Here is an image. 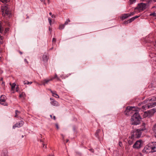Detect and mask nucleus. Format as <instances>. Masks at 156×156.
Here are the masks:
<instances>
[{
  "label": "nucleus",
  "mask_w": 156,
  "mask_h": 156,
  "mask_svg": "<svg viewBox=\"0 0 156 156\" xmlns=\"http://www.w3.org/2000/svg\"><path fill=\"white\" fill-rule=\"evenodd\" d=\"M142 128L136 129V131L132 132L131 136L134 139L139 138L141 137L142 131L146 130L145 124L143 123L142 125Z\"/></svg>",
  "instance_id": "nucleus-1"
},
{
  "label": "nucleus",
  "mask_w": 156,
  "mask_h": 156,
  "mask_svg": "<svg viewBox=\"0 0 156 156\" xmlns=\"http://www.w3.org/2000/svg\"><path fill=\"white\" fill-rule=\"evenodd\" d=\"M141 120V118L139 114L137 112H135L131 119V123L132 125L139 124L140 123Z\"/></svg>",
  "instance_id": "nucleus-2"
},
{
  "label": "nucleus",
  "mask_w": 156,
  "mask_h": 156,
  "mask_svg": "<svg viewBox=\"0 0 156 156\" xmlns=\"http://www.w3.org/2000/svg\"><path fill=\"white\" fill-rule=\"evenodd\" d=\"M56 79L57 80L61 81V80L58 78V76L55 73V76L54 77H52L50 79H44L43 80L41 81V84L40 85H45L46 84H48V83L51 81L52 80H53Z\"/></svg>",
  "instance_id": "nucleus-3"
},
{
  "label": "nucleus",
  "mask_w": 156,
  "mask_h": 156,
  "mask_svg": "<svg viewBox=\"0 0 156 156\" xmlns=\"http://www.w3.org/2000/svg\"><path fill=\"white\" fill-rule=\"evenodd\" d=\"M1 9L3 16H9L11 12L9 10V9L6 5L2 6L1 7Z\"/></svg>",
  "instance_id": "nucleus-4"
},
{
  "label": "nucleus",
  "mask_w": 156,
  "mask_h": 156,
  "mask_svg": "<svg viewBox=\"0 0 156 156\" xmlns=\"http://www.w3.org/2000/svg\"><path fill=\"white\" fill-rule=\"evenodd\" d=\"M156 112V108H154L151 109L145 112L143 115L144 117H150L152 116Z\"/></svg>",
  "instance_id": "nucleus-5"
},
{
  "label": "nucleus",
  "mask_w": 156,
  "mask_h": 156,
  "mask_svg": "<svg viewBox=\"0 0 156 156\" xmlns=\"http://www.w3.org/2000/svg\"><path fill=\"white\" fill-rule=\"evenodd\" d=\"M136 108H126L124 111V114L127 116H130L133 114L135 112H137L135 111Z\"/></svg>",
  "instance_id": "nucleus-6"
},
{
  "label": "nucleus",
  "mask_w": 156,
  "mask_h": 156,
  "mask_svg": "<svg viewBox=\"0 0 156 156\" xmlns=\"http://www.w3.org/2000/svg\"><path fill=\"white\" fill-rule=\"evenodd\" d=\"M147 4H146L141 3L138 4L137 7L135 8V10L137 9L139 11L141 10H144L146 8Z\"/></svg>",
  "instance_id": "nucleus-7"
},
{
  "label": "nucleus",
  "mask_w": 156,
  "mask_h": 156,
  "mask_svg": "<svg viewBox=\"0 0 156 156\" xmlns=\"http://www.w3.org/2000/svg\"><path fill=\"white\" fill-rule=\"evenodd\" d=\"M142 141L141 140H139L136 142L133 145V148L138 149L140 148L142 146Z\"/></svg>",
  "instance_id": "nucleus-8"
},
{
  "label": "nucleus",
  "mask_w": 156,
  "mask_h": 156,
  "mask_svg": "<svg viewBox=\"0 0 156 156\" xmlns=\"http://www.w3.org/2000/svg\"><path fill=\"white\" fill-rule=\"evenodd\" d=\"M151 145V143H149L147 145H146L144 148L143 151L147 153L151 152L152 147L150 146Z\"/></svg>",
  "instance_id": "nucleus-9"
},
{
  "label": "nucleus",
  "mask_w": 156,
  "mask_h": 156,
  "mask_svg": "<svg viewBox=\"0 0 156 156\" xmlns=\"http://www.w3.org/2000/svg\"><path fill=\"white\" fill-rule=\"evenodd\" d=\"M6 99V97L5 95H2L0 98V104L5 106L6 105L5 103Z\"/></svg>",
  "instance_id": "nucleus-10"
},
{
  "label": "nucleus",
  "mask_w": 156,
  "mask_h": 156,
  "mask_svg": "<svg viewBox=\"0 0 156 156\" xmlns=\"http://www.w3.org/2000/svg\"><path fill=\"white\" fill-rule=\"evenodd\" d=\"M151 144L150 146L152 147L151 152H156V142H152L151 143Z\"/></svg>",
  "instance_id": "nucleus-11"
},
{
  "label": "nucleus",
  "mask_w": 156,
  "mask_h": 156,
  "mask_svg": "<svg viewBox=\"0 0 156 156\" xmlns=\"http://www.w3.org/2000/svg\"><path fill=\"white\" fill-rule=\"evenodd\" d=\"M156 106V102H152L151 103H148L147 105H143L141 106V107H150L151 106H152V107H154L155 106Z\"/></svg>",
  "instance_id": "nucleus-12"
},
{
  "label": "nucleus",
  "mask_w": 156,
  "mask_h": 156,
  "mask_svg": "<svg viewBox=\"0 0 156 156\" xmlns=\"http://www.w3.org/2000/svg\"><path fill=\"white\" fill-rule=\"evenodd\" d=\"M49 59V56L48 54L46 53H44L43 56V61L44 62H47Z\"/></svg>",
  "instance_id": "nucleus-13"
},
{
  "label": "nucleus",
  "mask_w": 156,
  "mask_h": 156,
  "mask_svg": "<svg viewBox=\"0 0 156 156\" xmlns=\"http://www.w3.org/2000/svg\"><path fill=\"white\" fill-rule=\"evenodd\" d=\"M48 90L51 92L53 96L54 97L56 98H59V96L57 94L56 91H52L51 89H49Z\"/></svg>",
  "instance_id": "nucleus-14"
},
{
  "label": "nucleus",
  "mask_w": 156,
  "mask_h": 156,
  "mask_svg": "<svg viewBox=\"0 0 156 156\" xmlns=\"http://www.w3.org/2000/svg\"><path fill=\"white\" fill-rule=\"evenodd\" d=\"M156 101V97H154L153 98H149L148 99H147L146 100L144 101V103H147V102L148 101V102H150V101Z\"/></svg>",
  "instance_id": "nucleus-15"
},
{
  "label": "nucleus",
  "mask_w": 156,
  "mask_h": 156,
  "mask_svg": "<svg viewBox=\"0 0 156 156\" xmlns=\"http://www.w3.org/2000/svg\"><path fill=\"white\" fill-rule=\"evenodd\" d=\"M135 140V139L133 138L132 137V136H129V140H128V144L129 145H132L134 141Z\"/></svg>",
  "instance_id": "nucleus-16"
},
{
  "label": "nucleus",
  "mask_w": 156,
  "mask_h": 156,
  "mask_svg": "<svg viewBox=\"0 0 156 156\" xmlns=\"http://www.w3.org/2000/svg\"><path fill=\"white\" fill-rule=\"evenodd\" d=\"M7 150L6 149L3 150L1 154V156H8Z\"/></svg>",
  "instance_id": "nucleus-17"
},
{
  "label": "nucleus",
  "mask_w": 156,
  "mask_h": 156,
  "mask_svg": "<svg viewBox=\"0 0 156 156\" xmlns=\"http://www.w3.org/2000/svg\"><path fill=\"white\" fill-rule=\"evenodd\" d=\"M129 16V15L128 13H125L123 14L122 16L120 17V19L122 20H124L125 19H126Z\"/></svg>",
  "instance_id": "nucleus-18"
},
{
  "label": "nucleus",
  "mask_w": 156,
  "mask_h": 156,
  "mask_svg": "<svg viewBox=\"0 0 156 156\" xmlns=\"http://www.w3.org/2000/svg\"><path fill=\"white\" fill-rule=\"evenodd\" d=\"M51 103L52 105L55 106H59L58 102L55 100H53L51 101Z\"/></svg>",
  "instance_id": "nucleus-19"
},
{
  "label": "nucleus",
  "mask_w": 156,
  "mask_h": 156,
  "mask_svg": "<svg viewBox=\"0 0 156 156\" xmlns=\"http://www.w3.org/2000/svg\"><path fill=\"white\" fill-rule=\"evenodd\" d=\"M101 130L99 129H98L96 131L95 133V136L98 138H99V133L100 132Z\"/></svg>",
  "instance_id": "nucleus-20"
},
{
  "label": "nucleus",
  "mask_w": 156,
  "mask_h": 156,
  "mask_svg": "<svg viewBox=\"0 0 156 156\" xmlns=\"http://www.w3.org/2000/svg\"><path fill=\"white\" fill-rule=\"evenodd\" d=\"M17 123L18 125V127H20L23 125L24 122L23 121H21Z\"/></svg>",
  "instance_id": "nucleus-21"
},
{
  "label": "nucleus",
  "mask_w": 156,
  "mask_h": 156,
  "mask_svg": "<svg viewBox=\"0 0 156 156\" xmlns=\"http://www.w3.org/2000/svg\"><path fill=\"white\" fill-rule=\"evenodd\" d=\"M25 94L24 92H22L21 94H20L19 95L20 98L23 97L24 98L25 97Z\"/></svg>",
  "instance_id": "nucleus-22"
},
{
  "label": "nucleus",
  "mask_w": 156,
  "mask_h": 156,
  "mask_svg": "<svg viewBox=\"0 0 156 156\" xmlns=\"http://www.w3.org/2000/svg\"><path fill=\"white\" fill-rule=\"evenodd\" d=\"M153 130L155 134L156 135V124L154 126L153 128Z\"/></svg>",
  "instance_id": "nucleus-23"
},
{
  "label": "nucleus",
  "mask_w": 156,
  "mask_h": 156,
  "mask_svg": "<svg viewBox=\"0 0 156 156\" xmlns=\"http://www.w3.org/2000/svg\"><path fill=\"white\" fill-rule=\"evenodd\" d=\"M43 139H40V142H41V143H42V144L43 145V147H44V146L45 145V144H44V141Z\"/></svg>",
  "instance_id": "nucleus-24"
},
{
  "label": "nucleus",
  "mask_w": 156,
  "mask_h": 156,
  "mask_svg": "<svg viewBox=\"0 0 156 156\" xmlns=\"http://www.w3.org/2000/svg\"><path fill=\"white\" fill-rule=\"evenodd\" d=\"M65 25L64 24L60 25L59 26V29L60 30L63 29L65 27Z\"/></svg>",
  "instance_id": "nucleus-25"
},
{
  "label": "nucleus",
  "mask_w": 156,
  "mask_h": 156,
  "mask_svg": "<svg viewBox=\"0 0 156 156\" xmlns=\"http://www.w3.org/2000/svg\"><path fill=\"white\" fill-rule=\"evenodd\" d=\"M16 127H18V125L17 123L13 125L12 126L13 129H15Z\"/></svg>",
  "instance_id": "nucleus-26"
},
{
  "label": "nucleus",
  "mask_w": 156,
  "mask_h": 156,
  "mask_svg": "<svg viewBox=\"0 0 156 156\" xmlns=\"http://www.w3.org/2000/svg\"><path fill=\"white\" fill-rule=\"evenodd\" d=\"M16 85V84L15 83H13L12 84V85L11 86V89L12 90H14Z\"/></svg>",
  "instance_id": "nucleus-27"
},
{
  "label": "nucleus",
  "mask_w": 156,
  "mask_h": 156,
  "mask_svg": "<svg viewBox=\"0 0 156 156\" xmlns=\"http://www.w3.org/2000/svg\"><path fill=\"white\" fill-rule=\"evenodd\" d=\"M70 22V20L69 19H68L65 22V23L64 24L65 25H67L68 24V23Z\"/></svg>",
  "instance_id": "nucleus-28"
},
{
  "label": "nucleus",
  "mask_w": 156,
  "mask_h": 156,
  "mask_svg": "<svg viewBox=\"0 0 156 156\" xmlns=\"http://www.w3.org/2000/svg\"><path fill=\"white\" fill-rule=\"evenodd\" d=\"M150 16H153L154 17H155L156 18V13L155 12H154L152 13H151L150 14Z\"/></svg>",
  "instance_id": "nucleus-29"
},
{
  "label": "nucleus",
  "mask_w": 156,
  "mask_h": 156,
  "mask_svg": "<svg viewBox=\"0 0 156 156\" xmlns=\"http://www.w3.org/2000/svg\"><path fill=\"white\" fill-rule=\"evenodd\" d=\"M2 26L1 23L0 22V34L2 33L3 31V30L2 29Z\"/></svg>",
  "instance_id": "nucleus-30"
},
{
  "label": "nucleus",
  "mask_w": 156,
  "mask_h": 156,
  "mask_svg": "<svg viewBox=\"0 0 156 156\" xmlns=\"http://www.w3.org/2000/svg\"><path fill=\"white\" fill-rule=\"evenodd\" d=\"M52 41L53 44H55V42L56 41V39L55 38H53Z\"/></svg>",
  "instance_id": "nucleus-31"
},
{
  "label": "nucleus",
  "mask_w": 156,
  "mask_h": 156,
  "mask_svg": "<svg viewBox=\"0 0 156 156\" xmlns=\"http://www.w3.org/2000/svg\"><path fill=\"white\" fill-rule=\"evenodd\" d=\"M0 1L3 3H6L8 2V0H0Z\"/></svg>",
  "instance_id": "nucleus-32"
},
{
  "label": "nucleus",
  "mask_w": 156,
  "mask_h": 156,
  "mask_svg": "<svg viewBox=\"0 0 156 156\" xmlns=\"http://www.w3.org/2000/svg\"><path fill=\"white\" fill-rule=\"evenodd\" d=\"M130 2V4H132L133 3L136 2V0H129Z\"/></svg>",
  "instance_id": "nucleus-33"
},
{
  "label": "nucleus",
  "mask_w": 156,
  "mask_h": 156,
  "mask_svg": "<svg viewBox=\"0 0 156 156\" xmlns=\"http://www.w3.org/2000/svg\"><path fill=\"white\" fill-rule=\"evenodd\" d=\"M129 23H130V22L129 21V20L127 21H125L123 22V24H128Z\"/></svg>",
  "instance_id": "nucleus-34"
},
{
  "label": "nucleus",
  "mask_w": 156,
  "mask_h": 156,
  "mask_svg": "<svg viewBox=\"0 0 156 156\" xmlns=\"http://www.w3.org/2000/svg\"><path fill=\"white\" fill-rule=\"evenodd\" d=\"M24 84H29V82H28L27 80H25L24 81Z\"/></svg>",
  "instance_id": "nucleus-35"
},
{
  "label": "nucleus",
  "mask_w": 156,
  "mask_h": 156,
  "mask_svg": "<svg viewBox=\"0 0 156 156\" xmlns=\"http://www.w3.org/2000/svg\"><path fill=\"white\" fill-rule=\"evenodd\" d=\"M18 112H19L17 110H16V111H15L16 115L15 116V117H17V113Z\"/></svg>",
  "instance_id": "nucleus-36"
},
{
  "label": "nucleus",
  "mask_w": 156,
  "mask_h": 156,
  "mask_svg": "<svg viewBox=\"0 0 156 156\" xmlns=\"http://www.w3.org/2000/svg\"><path fill=\"white\" fill-rule=\"evenodd\" d=\"M76 127L74 126H73V129L74 132H75L76 131Z\"/></svg>",
  "instance_id": "nucleus-37"
},
{
  "label": "nucleus",
  "mask_w": 156,
  "mask_h": 156,
  "mask_svg": "<svg viewBox=\"0 0 156 156\" xmlns=\"http://www.w3.org/2000/svg\"><path fill=\"white\" fill-rule=\"evenodd\" d=\"M119 146L120 147H122V142H121V141H119Z\"/></svg>",
  "instance_id": "nucleus-38"
},
{
  "label": "nucleus",
  "mask_w": 156,
  "mask_h": 156,
  "mask_svg": "<svg viewBox=\"0 0 156 156\" xmlns=\"http://www.w3.org/2000/svg\"><path fill=\"white\" fill-rule=\"evenodd\" d=\"M48 20L49 22L50 25H51V19L50 18H48Z\"/></svg>",
  "instance_id": "nucleus-39"
},
{
  "label": "nucleus",
  "mask_w": 156,
  "mask_h": 156,
  "mask_svg": "<svg viewBox=\"0 0 156 156\" xmlns=\"http://www.w3.org/2000/svg\"><path fill=\"white\" fill-rule=\"evenodd\" d=\"M129 15V16H133L134 15V13L133 12H131L130 13H128Z\"/></svg>",
  "instance_id": "nucleus-40"
},
{
  "label": "nucleus",
  "mask_w": 156,
  "mask_h": 156,
  "mask_svg": "<svg viewBox=\"0 0 156 156\" xmlns=\"http://www.w3.org/2000/svg\"><path fill=\"white\" fill-rule=\"evenodd\" d=\"M133 21V20L131 18V19H130L129 20V22H130V23H131V22H132Z\"/></svg>",
  "instance_id": "nucleus-41"
},
{
  "label": "nucleus",
  "mask_w": 156,
  "mask_h": 156,
  "mask_svg": "<svg viewBox=\"0 0 156 156\" xmlns=\"http://www.w3.org/2000/svg\"><path fill=\"white\" fill-rule=\"evenodd\" d=\"M56 127L57 129H59V127L58 124H55Z\"/></svg>",
  "instance_id": "nucleus-42"
},
{
  "label": "nucleus",
  "mask_w": 156,
  "mask_h": 156,
  "mask_svg": "<svg viewBox=\"0 0 156 156\" xmlns=\"http://www.w3.org/2000/svg\"><path fill=\"white\" fill-rule=\"evenodd\" d=\"M41 2H44V4L45 5H46V3L45 2H44V0H40Z\"/></svg>",
  "instance_id": "nucleus-43"
},
{
  "label": "nucleus",
  "mask_w": 156,
  "mask_h": 156,
  "mask_svg": "<svg viewBox=\"0 0 156 156\" xmlns=\"http://www.w3.org/2000/svg\"><path fill=\"white\" fill-rule=\"evenodd\" d=\"M139 17V16H136L134 17V18H135V19L138 18Z\"/></svg>",
  "instance_id": "nucleus-44"
},
{
  "label": "nucleus",
  "mask_w": 156,
  "mask_h": 156,
  "mask_svg": "<svg viewBox=\"0 0 156 156\" xmlns=\"http://www.w3.org/2000/svg\"><path fill=\"white\" fill-rule=\"evenodd\" d=\"M90 150L91 152H94V150L93 149H90Z\"/></svg>",
  "instance_id": "nucleus-45"
},
{
  "label": "nucleus",
  "mask_w": 156,
  "mask_h": 156,
  "mask_svg": "<svg viewBox=\"0 0 156 156\" xmlns=\"http://www.w3.org/2000/svg\"><path fill=\"white\" fill-rule=\"evenodd\" d=\"M131 107V108H132V107H135V106H128L127 107Z\"/></svg>",
  "instance_id": "nucleus-46"
},
{
  "label": "nucleus",
  "mask_w": 156,
  "mask_h": 156,
  "mask_svg": "<svg viewBox=\"0 0 156 156\" xmlns=\"http://www.w3.org/2000/svg\"><path fill=\"white\" fill-rule=\"evenodd\" d=\"M61 135L62 136V137L63 139H64V137L63 135L62 134H61Z\"/></svg>",
  "instance_id": "nucleus-47"
},
{
  "label": "nucleus",
  "mask_w": 156,
  "mask_h": 156,
  "mask_svg": "<svg viewBox=\"0 0 156 156\" xmlns=\"http://www.w3.org/2000/svg\"><path fill=\"white\" fill-rule=\"evenodd\" d=\"M131 18L132 19V20H133V21L134 20H135V18H134V17H132Z\"/></svg>",
  "instance_id": "nucleus-48"
},
{
  "label": "nucleus",
  "mask_w": 156,
  "mask_h": 156,
  "mask_svg": "<svg viewBox=\"0 0 156 156\" xmlns=\"http://www.w3.org/2000/svg\"><path fill=\"white\" fill-rule=\"evenodd\" d=\"M32 83V82H29V84H31Z\"/></svg>",
  "instance_id": "nucleus-49"
},
{
  "label": "nucleus",
  "mask_w": 156,
  "mask_h": 156,
  "mask_svg": "<svg viewBox=\"0 0 156 156\" xmlns=\"http://www.w3.org/2000/svg\"><path fill=\"white\" fill-rule=\"evenodd\" d=\"M19 52L21 55H22V52L20 51H19Z\"/></svg>",
  "instance_id": "nucleus-50"
},
{
  "label": "nucleus",
  "mask_w": 156,
  "mask_h": 156,
  "mask_svg": "<svg viewBox=\"0 0 156 156\" xmlns=\"http://www.w3.org/2000/svg\"><path fill=\"white\" fill-rule=\"evenodd\" d=\"M51 17H52V18L55 17V16H54V15H52L51 16Z\"/></svg>",
  "instance_id": "nucleus-51"
},
{
  "label": "nucleus",
  "mask_w": 156,
  "mask_h": 156,
  "mask_svg": "<svg viewBox=\"0 0 156 156\" xmlns=\"http://www.w3.org/2000/svg\"><path fill=\"white\" fill-rule=\"evenodd\" d=\"M53 119H54V120H55V119H56V118H55V116H53Z\"/></svg>",
  "instance_id": "nucleus-52"
},
{
  "label": "nucleus",
  "mask_w": 156,
  "mask_h": 156,
  "mask_svg": "<svg viewBox=\"0 0 156 156\" xmlns=\"http://www.w3.org/2000/svg\"><path fill=\"white\" fill-rule=\"evenodd\" d=\"M8 30V29H5V32H7V31Z\"/></svg>",
  "instance_id": "nucleus-53"
},
{
  "label": "nucleus",
  "mask_w": 156,
  "mask_h": 156,
  "mask_svg": "<svg viewBox=\"0 0 156 156\" xmlns=\"http://www.w3.org/2000/svg\"><path fill=\"white\" fill-rule=\"evenodd\" d=\"M16 91H17H17H18V89L17 87L16 88Z\"/></svg>",
  "instance_id": "nucleus-54"
},
{
  "label": "nucleus",
  "mask_w": 156,
  "mask_h": 156,
  "mask_svg": "<svg viewBox=\"0 0 156 156\" xmlns=\"http://www.w3.org/2000/svg\"><path fill=\"white\" fill-rule=\"evenodd\" d=\"M49 14L50 15L52 16V13L51 12H49Z\"/></svg>",
  "instance_id": "nucleus-55"
},
{
  "label": "nucleus",
  "mask_w": 156,
  "mask_h": 156,
  "mask_svg": "<svg viewBox=\"0 0 156 156\" xmlns=\"http://www.w3.org/2000/svg\"><path fill=\"white\" fill-rule=\"evenodd\" d=\"M68 141H69V140H68V139H67V140H66V143L68 142Z\"/></svg>",
  "instance_id": "nucleus-56"
},
{
  "label": "nucleus",
  "mask_w": 156,
  "mask_h": 156,
  "mask_svg": "<svg viewBox=\"0 0 156 156\" xmlns=\"http://www.w3.org/2000/svg\"><path fill=\"white\" fill-rule=\"evenodd\" d=\"M50 100L51 101H53V99H52V98H50Z\"/></svg>",
  "instance_id": "nucleus-57"
},
{
  "label": "nucleus",
  "mask_w": 156,
  "mask_h": 156,
  "mask_svg": "<svg viewBox=\"0 0 156 156\" xmlns=\"http://www.w3.org/2000/svg\"><path fill=\"white\" fill-rule=\"evenodd\" d=\"M47 1H48V3H49L50 0H47Z\"/></svg>",
  "instance_id": "nucleus-58"
},
{
  "label": "nucleus",
  "mask_w": 156,
  "mask_h": 156,
  "mask_svg": "<svg viewBox=\"0 0 156 156\" xmlns=\"http://www.w3.org/2000/svg\"><path fill=\"white\" fill-rule=\"evenodd\" d=\"M23 136H23L22 135V138H23Z\"/></svg>",
  "instance_id": "nucleus-59"
},
{
  "label": "nucleus",
  "mask_w": 156,
  "mask_h": 156,
  "mask_svg": "<svg viewBox=\"0 0 156 156\" xmlns=\"http://www.w3.org/2000/svg\"><path fill=\"white\" fill-rule=\"evenodd\" d=\"M40 137H41V134H40Z\"/></svg>",
  "instance_id": "nucleus-60"
},
{
  "label": "nucleus",
  "mask_w": 156,
  "mask_h": 156,
  "mask_svg": "<svg viewBox=\"0 0 156 156\" xmlns=\"http://www.w3.org/2000/svg\"><path fill=\"white\" fill-rule=\"evenodd\" d=\"M50 117H51V118H52V115H50Z\"/></svg>",
  "instance_id": "nucleus-61"
},
{
  "label": "nucleus",
  "mask_w": 156,
  "mask_h": 156,
  "mask_svg": "<svg viewBox=\"0 0 156 156\" xmlns=\"http://www.w3.org/2000/svg\"><path fill=\"white\" fill-rule=\"evenodd\" d=\"M45 148H46V145H45Z\"/></svg>",
  "instance_id": "nucleus-62"
},
{
  "label": "nucleus",
  "mask_w": 156,
  "mask_h": 156,
  "mask_svg": "<svg viewBox=\"0 0 156 156\" xmlns=\"http://www.w3.org/2000/svg\"><path fill=\"white\" fill-rule=\"evenodd\" d=\"M49 30H50V28H49Z\"/></svg>",
  "instance_id": "nucleus-63"
},
{
  "label": "nucleus",
  "mask_w": 156,
  "mask_h": 156,
  "mask_svg": "<svg viewBox=\"0 0 156 156\" xmlns=\"http://www.w3.org/2000/svg\"><path fill=\"white\" fill-rule=\"evenodd\" d=\"M25 60H27L26 59H25Z\"/></svg>",
  "instance_id": "nucleus-64"
}]
</instances>
